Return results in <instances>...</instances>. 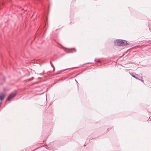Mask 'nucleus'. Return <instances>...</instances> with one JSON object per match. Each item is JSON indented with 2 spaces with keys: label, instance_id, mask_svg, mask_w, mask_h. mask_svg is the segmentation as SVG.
<instances>
[{
  "label": "nucleus",
  "instance_id": "nucleus-4",
  "mask_svg": "<svg viewBox=\"0 0 151 151\" xmlns=\"http://www.w3.org/2000/svg\"><path fill=\"white\" fill-rule=\"evenodd\" d=\"M5 96L6 94L4 93L0 94V100H2L5 98Z\"/></svg>",
  "mask_w": 151,
  "mask_h": 151
},
{
  "label": "nucleus",
  "instance_id": "nucleus-8",
  "mask_svg": "<svg viewBox=\"0 0 151 151\" xmlns=\"http://www.w3.org/2000/svg\"><path fill=\"white\" fill-rule=\"evenodd\" d=\"M35 149L33 150L32 151H35Z\"/></svg>",
  "mask_w": 151,
  "mask_h": 151
},
{
  "label": "nucleus",
  "instance_id": "nucleus-6",
  "mask_svg": "<svg viewBox=\"0 0 151 151\" xmlns=\"http://www.w3.org/2000/svg\"><path fill=\"white\" fill-rule=\"evenodd\" d=\"M50 64L51 65V66L52 67V68H53V67H54V65H53L52 64L51 61H50Z\"/></svg>",
  "mask_w": 151,
  "mask_h": 151
},
{
  "label": "nucleus",
  "instance_id": "nucleus-3",
  "mask_svg": "<svg viewBox=\"0 0 151 151\" xmlns=\"http://www.w3.org/2000/svg\"><path fill=\"white\" fill-rule=\"evenodd\" d=\"M16 95V94L14 93H11L8 96L6 101H9L14 97Z\"/></svg>",
  "mask_w": 151,
  "mask_h": 151
},
{
  "label": "nucleus",
  "instance_id": "nucleus-5",
  "mask_svg": "<svg viewBox=\"0 0 151 151\" xmlns=\"http://www.w3.org/2000/svg\"><path fill=\"white\" fill-rule=\"evenodd\" d=\"M77 68V67H73L72 68H66V69H65L63 70V71H65V70H67L69 69H70V68H72V69H73L74 68Z\"/></svg>",
  "mask_w": 151,
  "mask_h": 151
},
{
  "label": "nucleus",
  "instance_id": "nucleus-1",
  "mask_svg": "<svg viewBox=\"0 0 151 151\" xmlns=\"http://www.w3.org/2000/svg\"><path fill=\"white\" fill-rule=\"evenodd\" d=\"M114 44L118 46H125L128 44L126 41L120 40H118L115 41Z\"/></svg>",
  "mask_w": 151,
  "mask_h": 151
},
{
  "label": "nucleus",
  "instance_id": "nucleus-7",
  "mask_svg": "<svg viewBox=\"0 0 151 151\" xmlns=\"http://www.w3.org/2000/svg\"><path fill=\"white\" fill-rule=\"evenodd\" d=\"M100 62V61L99 60H97V62Z\"/></svg>",
  "mask_w": 151,
  "mask_h": 151
},
{
  "label": "nucleus",
  "instance_id": "nucleus-2",
  "mask_svg": "<svg viewBox=\"0 0 151 151\" xmlns=\"http://www.w3.org/2000/svg\"><path fill=\"white\" fill-rule=\"evenodd\" d=\"M130 74L131 76L134 78L138 79L139 80H140L141 81L143 82V80H141V79L142 78L140 76L138 75V74H134L133 73H130Z\"/></svg>",
  "mask_w": 151,
  "mask_h": 151
}]
</instances>
